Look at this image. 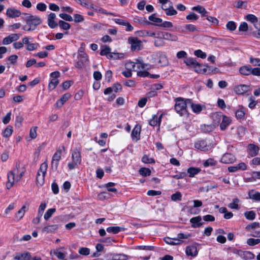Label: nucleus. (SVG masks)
Masks as SVG:
<instances>
[{
    "instance_id": "nucleus-1",
    "label": "nucleus",
    "mask_w": 260,
    "mask_h": 260,
    "mask_svg": "<svg viewBox=\"0 0 260 260\" xmlns=\"http://www.w3.org/2000/svg\"><path fill=\"white\" fill-rule=\"evenodd\" d=\"M175 101L174 109L180 116L188 115L187 108L188 107L189 103H188L187 99L184 100L182 98H178Z\"/></svg>"
},
{
    "instance_id": "nucleus-2",
    "label": "nucleus",
    "mask_w": 260,
    "mask_h": 260,
    "mask_svg": "<svg viewBox=\"0 0 260 260\" xmlns=\"http://www.w3.org/2000/svg\"><path fill=\"white\" fill-rule=\"evenodd\" d=\"M25 16L23 17V19L28 24L31 26V27H34V30L36 27L42 23L41 19L38 16L32 15L28 13H23Z\"/></svg>"
},
{
    "instance_id": "nucleus-3",
    "label": "nucleus",
    "mask_w": 260,
    "mask_h": 260,
    "mask_svg": "<svg viewBox=\"0 0 260 260\" xmlns=\"http://www.w3.org/2000/svg\"><path fill=\"white\" fill-rule=\"evenodd\" d=\"M194 147L201 151H208L213 148V145L209 141L201 140L194 143Z\"/></svg>"
},
{
    "instance_id": "nucleus-4",
    "label": "nucleus",
    "mask_w": 260,
    "mask_h": 260,
    "mask_svg": "<svg viewBox=\"0 0 260 260\" xmlns=\"http://www.w3.org/2000/svg\"><path fill=\"white\" fill-rule=\"evenodd\" d=\"M20 167V165L19 163H16V168L14 169L13 171H10L8 173V181L6 184V186L7 189H9L11 188L14 184V181L15 180V174L18 173V169Z\"/></svg>"
},
{
    "instance_id": "nucleus-5",
    "label": "nucleus",
    "mask_w": 260,
    "mask_h": 260,
    "mask_svg": "<svg viewBox=\"0 0 260 260\" xmlns=\"http://www.w3.org/2000/svg\"><path fill=\"white\" fill-rule=\"evenodd\" d=\"M128 42L131 44V50L133 51L140 50L142 49V42L137 37H129Z\"/></svg>"
},
{
    "instance_id": "nucleus-6",
    "label": "nucleus",
    "mask_w": 260,
    "mask_h": 260,
    "mask_svg": "<svg viewBox=\"0 0 260 260\" xmlns=\"http://www.w3.org/2000/svg\"><path fill=\"white\" fill-rule=\"evenodd\" d=\"M62 150L60 149H58L54 154L51 161V167L53 170L56 171L59 165V161L61 159Z\"/></svg>"
},
{
    "instance_id": "nucleus-7",
    "label": "nucleus",
    "mask_w": 260,
    "mask_h": 260,
    "mask_svg": "<svg viewBox=\"0 0 260 260\" xmlns=\"http://www.w3.org/2000/svg\"><path fill=\"white\" fill-rule=\"evenodd\" d=\"M222 116V121L220 125L221 130L224 131L232 122L231 118L225 115H219V114H215L214 117L218 118V117Z\"/></svg>"
},
{
    "instance_id": "nucleus-8",
    "label": "nucleus",
    "mask_w": 260,
    "mask_h": 260,
    "mask_svg": "<svg viewBox=\"0 0 260 260\" xmlns=\"http://www.w3.org/2000/svg\"><path fill=\"white\" fill-rule=\"evenodd\" d=\"M156 14L155 13H154L151 15L149 16V17H148V19L150 21L153 22L155 23L148 21L147 20H146V18H145L144 20V23H145L147 25H155L156 26H159V24H160V23L162 22V19L161 18L156 17Z\"/></svg>"
},
{
    "instance_id": "nucleus-9",
    "label": "nucleus",
    "mask_w": 260,
    "mask_h": 260,
    "mask_svg": "<svg viewBox=\"0 0 260 260\" xmlns=\"http://www.w3.org/2000/svg\"><path fill=\"white\" fill-rule=\"evenodd\" d=\"M46 207V203H41L39 206L37 216L32 220V222L37 224L40 222V219Z\"/></svg>"
},
{
    "instance_id": "nucleus-10",
    "label": "nucleus",
    "mask_w": 260,
    "mask_h": 260,
    "mask_svg": "<svg viewBox=\"0 0 260 260\" xmlns=\"http://www.w3.org/2000/svg\"><path fill=\"white\" fill-rule=\"evenodd\" d=\"M6 15L9 18H15L19 17L21 15V12L19 10L11 7L7 9Z\"/></svg>"
},
{
    "instance_id": "nucleus-11",
    "label": "nucleus",
    "mask_w": 260,
    "mask_h": 260,
    "mask_svg": "<svg viewBox=\"0 0 260 260\" xmlns=\"http://www.w3.org/2000/svg\"><path fill=\"white\" fill-rule=\"evenodd\" d=\"M141 131V126L139 124L135 125L133 128L132 133L131 137L133 141H138L140 139V133Z\"/></svg>"
},
{
    "instance_id": "nucleus-12",
    "label": "nucleus",
    "mask_w": 260,
    "mask_h": 260,
    "mask_svg": "<svg viewBox=\"0 0 260 260\" xmlns=\"http://www.w3.org/2000/svg\"><path fill=\"white\" fill-rule=\"evenodd\" d=\"M185 253L187 256H196L198 254L197 246L195 244L187 246L186 247Z\"/></svg>"
},
{
    "instance_id": "nucleus-13",
    "label": "nucleus",
    "mask_w": 260,
    "mask_h": 260,
    "mask_svg": "<svg viewBox=\"0 0 260 260\" xmlns=\"http://www.w3.org/2000/svg\"><path fill=\"white\" fill-rule=\"evenodd\" d=\"M236 158L234 155L230 153H226L221 158L220 161L223 164H232L234 162Z\"/></svg>"
},
{
    "instance_id": "nucleus-14",
    "label": "nucleus",
    "mask_w": 260,
    "mask_h": 260,
    "mask_svg": "<svg viewBox=\"0 0 260 260\" xmlns=\"http://www.w3.org/2000/svg\"><path fill=\"white\" fill-rule=\"evenodd\" d=\"M71 95L69 93H66L62 95L61 97L57 101L55 106L56 108H59L61 107L64 104L71 98Z\"/></svg>"
},
{
    "instance_id": "nucleus-15",
    "label": "nucleus",
    "mask_w": 260,
    "mask_h": 260,
    "mask_svg": "<svg viewBox=\"0 0 260 260\" xmlns=\"http://www.w3.org/2000/svg\"><path fill=\"white\" fill-rule=\"evenodd\" d=\"M249 86L245 84H241L234 87V91L237 94H243L248 91Z\"/></svg>"
},
{
    "instance_id": "nucleus-16",
    "label": "nucleus",
    "mask_w": 260,
    "mask_h": 260,
    "mask_svg": "<svg viewBox=\"0 0 260 260\" xmlns=\"http://www.w3.org/2000/svg\"><path fill=\"white\" fill-rule=\"evenodd\" d=\"M72 160L75 165H78L81 164V156L79 150L78 149L74 150L72 153Z\"/></svg>"
},
{
    "instance_id": "nucleus-17",
    "label": "nucleus",
    "mask_w": 260,
    "mask_h": 260,
    "mask_svg": "<svg viewBox=\"0 0 260 260\" xmlns=\"http://www.w3.org/2000/svg\"><path fill=\"white\" fill-rule=\"evenodd\" d=\"M247 169V165L244 162H240L237 166H230L228 168V171L230 172H236L238 170H246Z\"/></svg>"
},
{
    "instance_id": "nucleus-18",
    "label": "nucleus",
    "mask_w": 260,
    "mask_h": 260,
    "mask_svg": "<svg viewBox=\"0 0 260 260\" xmlns=\"http://www.w3.org/2000/svg\"><path fill=\"white\" fill-rule=\"evenodd\" d=\"M188 107H190L192 111L195 113H199L202 110V107L200 104H196L193 103L191 99H187Z\"/></svg>"
},
{
    "instance_id": "nucleus-19",
    "label": "nucleus",
    "mask_w": 260,
    "mask_h": 260,
    "mask_svg": "<svg viewBox=\"0 0 260 260\" xmlns=\"http://www.w3.org/2000/svg\"><path fill=\"white\" fill-rule=\"evenodd\" d=\"M184 62L187 66H193L194 69L195 67H202L203 66V64L199 63L196 59L192 57L186 58Z\"/></svg>"
},
{
    "instance_id": "nucleus-20",
    "label": "nucleus",
    "mask_w": 260,
    "mask_h": 260,
    "mask_svg": "<svg viewBox=\"0 0 260 260\" xmlns=\"http://www.w3.org/2000/svg\"><path fill=\"white\" fill-rule=\"evenodd\" d=\"M59 228L58 224H47L42 230L43 232L46 233H54Z\"/></svg>"
},
{
    "instance_id": "nucleus-21",
    "label": "nucleus",
    "mask_w": 260,
    "mask_h": 260,
    "mask_svg": "<svg viewBox=\"0 0 260 260\" xmlns=\"http://www.w3.org/2000/svg\"><path fill=\"white\" fill-rule=\"evenodd\" d=\"M56 15L54 13H51L48 16V24L51 28H54L58 26V23L54 21Z\"/></svg>"
},
{
    "instance_id": "nucleus-22",
    "label": "nucleus",
    "mask_w": 260,
    "mask_h": 260,
    "mask_svg": "<svg viewBox=\"0 0 260 260\" xmlns=\"http://www.w3.org/2000/svg\"><path fill=\"white\" fill-rule=\"evenodd\" d=\"M248 154L251 157L257 155L258 153L259 148L253 144H249L248 146Z\"/></svg>"
},
{
    "instance_id": "nucleus-23",
    "label": "nucleus",
    "mask_w": 260,
    "mask_h": 260,
    "mask_svg": "<svg viewBox=\"0 0 260 260\" xmlns=\"http://www.w3.org/2000/svg\"><path fill=\"white\" fill-rule=\"evenodd\" d=\"M202 220L201 216H198L191 218L190 219V222L192 223L191 226L192 228H199L203 225V222H200Z\"/></svg>"
},
{
    "instance_id": "nucleus-24",
    "label": "nucleus",
    "mask_w": 260,
    "mask_h": 260,
    "mask_svg": "<svg viewBox=\"0 0 260 260\" xmlns=\"http://www.w3.org/2000/svg\"><path fill=\"white\" fill-rule=\"evenodd\" d=\"M161 38L164 39L171 41H177L178 40V37L176 35L172 34L167 32H162L160 34Z\"/></svg>"
},
{
    "instance_id": "nucleus-25",
    "label": "nucleus",
    "mask_w": 260,
    "mask_h": 260,
    "mask_svg": "<svg viewBox=\"0 0 260 260\" xmlns=\"http://www.w3.org/2000/svg\"><path fill=\"white\" fill-rule=\"evenodd\" d=\"M28 210V207H26L25 206H23L22 208L17 213H16L15 215V220L19 221L22 219L24 216L25 212Z\"/></svg>"
},
{
    "instance_id": "nucleus-26",
    "label": "nucleus",
    "mask_w": 260,
    "mask_h": 260,
    "mask_svg": "<svg viewBox=\"0 0 260 260\" xmlns=\"http://www.w3.org/2000/svg\"><path fill=\"white\" fill-rule=\"evenodd\" d=\"M164 241L168 244L171 245H178L183 243V241L178 239L171 238L170 237H165Z\"/></svg>"
},
{
    "instance_id": "nucleus-27",
    "label": "nucleus",
    "mask_w": 260,
    "mask_h": 260,
    "mask_svg": "<svg viewBox=\"0 0 260 260\" xmlns=\"http://www.w3.org/2000/svg\"><path fill=\"white\" fill-rule=\"evenodd\" d=\"M47 167H48V166H47V163H46V162L42 163L41 165L40 169L38 171V172H40V173H42V176L41 177V182L40 183L41 184H43V183H44V179H45V175L46 173V171L47 169Z\"/></svg>"
},
{
    "instance_id": "nucleus-28",
    "label": "nucleus",
    "mask_w": 260,
    "mask_h": 260,
    "mask_svg": "<svg viewBox=\"0 0 260 260\" xmlns=\"http://www.w3.org/2000/svg\"><path fill=\"white\" fill-rule=\"evenodd\" d=\"M191 9L201 14L202 17H205L208 13V12L206 11L205 8L204 7L200 5H198L197 6L193 7Z\"/></svg>"
},
{
    "instance_id": "nucleus-29",
    "label": "nucleus",
    "mask_w": 260,
    "mask_h": 260,
    "mask_svg": "<svg viewBox=\"0 0 260 260\" xmlns=\"http://www.w3.org/2000/svg\"><path fill=\"white\" fill-rule=\"evenodd\" d=\"M249 199L255 201H260V192L254 190H251L248 192Z\"/></svg>"
},
{
    "instance_id": "nucleus-30",
    "label": "nucleus",
    "mask_w": 260,
    "mask_h": 260,
    "mask_svg": "<svg viewBox=\"0 0 260 260\" xmlns=\"http://www.w3.org/2000/svg\"><path fill=\"white\" fill-rule=\"evenodd\" d=\"M125 228L120 226H109L107 228L106 231L109 233L116 234L121 231H124Z\"/></svg>"
},
{
    "instance_id": "nucleus-31",
    "label": "nucleus",
    "mask_w": 260,
    "mask_h": 260,
    "mask_svg": "<svg viewBox=\"0 0 260 260\" xmlns=\"http://www.w3.org/2000/svg\"><path fill=\"white\" fill-rule=\"evenodd\" d=\"M251 67L250 66H243L240 68V73L244 76H248L251 74Z\"/></svg>"
},
{
    "instance_id": "nucleus-32",
    "label": "nucleus",
    "mask_w": 260,
    "mask_h": 260,
    "mask_svg": "<svg viewBox=\"0 0 260 260\" xmlns=\"http://www.w3.org/2000/svg\"><path fill=\"white\" fill-rule=\"evenodd\" d=\"M29 257L30 258V253L26 252L17 253L15 257V259L17 260H28Z\"/></svg>"
},
{
    "instance_id": "nucleus-33",
    "label": "nucleus",
    "mask_w": 260,
    "mask_h": 260,
    "mask_svg": "<svg viewBox=\"0 0 260 260\" xmlns=\"http://www.w3.org/2000/svg\"><path fill=\"white\" fill-rule=\"evenodd\" d=\"M162 114H161L159 118L157 117V116L156 115H154L152 117V118L149 120V123L151 126H155L157 124H160L161 122V119L162 117Z\"/></svg>"
},
{
    "instance_id": "nucleus-34",
    "label": "nucleus",
    "mask_w": 260,
    "mask_h": 260,
    "mask_svg": "<svg viewBox=\"0 0 260 260\" xmlns=\"http://www.w3.org/2000/svg\"><path fill=\"white\" fill-rule=\"evenodd\" d=\"M111 48L107 45H103L101 46V50L100 55L102 56H106L108 58V56L111 53Z\"/></svg>"
},
{
    "instance_id": "nucleus-35",
    "label": "nucleus",
    "mask_w": 260,
    "mask_h": 260,
    "mask_svg": "<svg viewBox=\"0 0 260 260\" xmlns=\"http://www.w3.org/2000/svg\"><path fill=\"white\" fill-rule=\"evenodd\" d=\"M245 115L244 108L242 106L235 112V116L238 119H244Z\"/></svg>"
},
{
    "instance_id": "nucleus-36",
    "label": "nucleus",
    "mask_w": 260,
    "mask_h": 260,
    "mask_svg": "<svg viewBox=\"0 0 260 260\" xmlns=\"http://www.w3.org/2000/svg\"><path fill=\"white\" fill-rule=\"evenodd\" d=\"M201 170L199 168L190 167L187 169V172L189 174V177H193L198 174Z\"/></svg>"
},
{
    "instance_id": "nucleus-37",
    "label": "nucleus",
    "mask_w": 260,
    "mask_h": 260,
    "mask_svg": "<svg viewBox=\"0 0 260 260\" xmlns=\"http://www.w3.org/2000/svg\"><path fill=\"white\" fill-rule=\"evenodd\" d=\"M172 4V3H170ZM167 16H174L177 14L176 10L174 9L172 5H171L168 9H164Z\"/></svg>"
},
{
    "instance_id": "nucleus-38",
    "label": "nucleus",
    "mask_w": 260,
    "mask_h": 260,
    "mask_svg": "<svg viewBox=\"0 0 260 260\" xmlns=\"http://www.w3.org/2000/svg\"><path fill=\"white\" fill-rule=\"evenodd\" d=\"M58 83L59 81L57 79H51L48 84V90L51 91L54 89Z\"/></svg>"
},
{
    "instance_id": "nucleus-39",
    "label": "nucleus",
    "mask_w": 260,
    "mask_h": 260,
    "mask_svg": "<svg viewBox=\"0 0 260 260\" xmlns=\"http://www.w3.org/2000/svg\"><path fill=\"white\" fill-rule=\"evenodd\" d=\"M241 253V257L245 259H253L254 257V254L250 251H242Z\"/></svg>"
},
{
    "instance_id": "nucleus-40",
    "label": "nucleus",
    "mask_w": 260,
    "mask_h": 260,
    "mask_svg": "<svg viewBox=\"0 0 260 260\" xmlns=\"http://www.w3.org/2000/svg\"><path fill=\"white\" fill-rule=\"evenodd\" d=\"M13 132V127L11 125H8L4 130L3 133L4 137L8 138L11 136Z\"/></svg>"
},
{
    "instance_id": "nucleus-41",
    "label": "nucleus",
    "mask_w": 260,
    "mask_h": 260,
    "mask_svg": "<svg viewBox=\"0 0 260 260\" xmlns=\"http://www.w3.org/2000/svg\"><path fill=\"white\" fill-rule=\"evenodd\" d=\"M214 126L212 125L203 124L201 125V131L206 133L212 132L214 129Z\"/></svg>"
},
{
    "instance_id": "nucleus-42",
    "label": "nucleus",
    "mask_w": 260,
    "mask_h": 260,
    "mask_svg": "<svg viewBox=\"0 0 260 260\" xmlns=\"http://www.w3.org/2000/svg\"><path fill=\"white\" fill-rule=\"evenodd\" d=\"M139 174L144 177L148 176L151 175V170L149 168H141L139 170Z\"/></svg>"
},
{
    "instance_id": "nucleus-43",
    "label": "nucleus",
    "mask_w": 260,
    "mask_h": 260,
    "mask_svg": "<svg viewBox=\"0 0 260 260\" xmlns=\"http://www.w3.org/2000/svg\"><path fill=\"white\" fill-rule=\"evenodd\" d=\"M58 25H59L61 28L66 30L70 29L71 26L70 24L61 20H59Z\"/></svg>"
},
{
    "instance_id": "nucleus-44",
    "label": "nucleus",
    "mask_w": 260,
    "mask_h": 260,
    "mask_svg": "<svg viewBox=\"0 0 260 260\" xmlns=\"http://www.w3.org/2000/svg\"><path fill=\"white\" fill-rule=\"evenodd\" d=\"M244 216L247 219L252 220L255 219L256 214L253 211H246L244 213Z\"/></svg>"
},
{
    "instance_id": "nucleus-45",
    "label": "nucleus",
    "mask_w": 260,
    "mask_h": 260,
    "mask_svg": "<svg viewBox=\"0 0 260 260\" xmlns=\"http://www.w3.org/2000/svg\"><path fill=\"white\" fill-rule=\"evenodd\" d=\"M56 211L55 208H50L45 212L44 218L46 220H48Z\"/></svg>"
},
{
    "instance_id": "nucleus-46",
    "label": "nucleus",
    "mask_w": 260,
    "mask_h": 260,
    "mask_svg": "<svg viewBox=\"0 0 260 260\" xmlns=\"http://www.w3.org/2000/svg\"><path fill=\"white\" fill-rule=\"evenodd\" d=\"M124 54L123 53L111 52L108 56V59H121L123 58Z\"/></svg>"
},
{
    "instance_id": "nucleus-47",
    "label": "nucleus",
    "mask_w": 260,
    "mask_h": 260,
    "mask_svg": "<svg viewBox=\"0 0 260 260\" xmlns=\"http://www.w3.org/2000/svg\"><path fill=\"white\" fill-rule=\"evenodd\" d=\"M246 18L247 21H249L253 23L255 25V27L256 28H257V26H256L255 23L258 22V19L255 15L253 14H248L247 15H246Z\"/></svg>"
},
{
    "instance_id": "nucleus-48",
    "label": "nucleus",
    "mask_w": 260,
    "mask_h": 260,
    "mask_svg": "<svg viewBox=\"0 0 260 260\" xmlns=\"http://www.w3.org/2000/svg\"><path fill=\"white\" fill-rule=\"evenodd\" d=\"M239 202V200L238 198H235L233 200V202L229 204L228 206L229 208L232 209H239V207L238 205V203Z\"/></svg>"
},
{
    "instance_id": "nucleus-49",
    "label": "nucleus",
    "mask_w": 260,
    "mask_h": 260,
    "mask_svg": "<svg viewBox=\"0 0 260 260\" xmlns=\"http://www.w3.org/2000/svg\"><path fill=\"white\" fill-rule=\"evenodd\" d=\"M158 36L157 37L158 39L155 40L154 41V45L156 47H161L164 45L165 42L163 41V38H161V35L160 34H158Z\"/></svg>"
},
{
    "instance_id": "nucleus-50",
    "label": "nucleus",
    "mask_w": 260,
    "mask_h": 260,
    "mask_svg": "<svg viewBox=\"0 0 260 260\" xmlns=\"http://www.w3.org/2000/svg\"><path fill=\"white\" fill-rule=\"evenodd\" d=\"M246 243L248 245L253 246L260 243V239L249 238Z\"/></svg>"
},
{
    "instance_id": "nucleus-51",
    "label": "nucleus",
    "mask_w": 260,
    "mask_h": 260,
    "mask_svg": "<svg viewBox=\"0 0 260 260\" xmlns=\"http://www.w3.org/2000/svg\"><path fill=\"white\" fill-rule=\"evenodd\" d=\"M53 254L59 259H64L66 256V254L60 251H59L57 249L53 250L51 251V253Z\"/></svg>"
},
{
    "instance_id": "nucleus-52",
    "label": "nucleus",
    "mask_w": 260,
    "mask_h": 260,
    "mask_svg": "<svg viewBox=\"0 0 260 260\" xmlns=\"http://www.w3.org/2000/svg\"><path fill=\"white\" fill-rule=\"evenodd\" d=\"M216 161L214 160V159L210 158L207 159L203 163V165L205 167H208L209 166H214L216 165Z\"/></svg>"
},
{
    "instance_id": "nucleus-53",
    "label": "nucleus",
    "mask_w": 260,
    "mask_h": 260,
    "mask_svg": "<svg viewBox=\"0 0 260 260\" xmlns=\"http://www.w3.org/2000/svg\"><path fill=\"white\" fill-rule=\"evenodd\" d=\"M185 28L189 32H195L199 31V28H197L196 25L191 24H186L185 26Z\"/></svg>"
},
{
    "instance_id": "nucleus-54",
    "label": "nucleus",
    "mask_w": 260,
    "mask_h": 260,
    "mask_svg": "<svg viewBox=\"0 0 260 260\" xmlns=\"http://www.w3.org/2000/svg\"><path fill=\"white\" fill-rule=\"evenodd\" d=\"M115 184L113 182H109L105 185V187L107 188V190L109 192H116L117 189L114 187H112L114 186Z\"/></svg>"
},
{
    "instance_id": "nucleus-55",
    "label": "nucleus",
    "mask_w": 260,
    "mask_h": 260,
    "mask_svg": "<svg viewBox=\"0 0 260 260\" xmlns=\"http://www.w3.org/2000/svg\"><path fill=\"white\" fill-rule=\"evenodd\" d=\"M142 161L145 164H153L155 163V160L149 157L147 155H144L142 158Z\"/></svg>"
},
{
    "instance_id": "nucleus-56",
    "label": "nucleus",
    "mask_w": 260,
    "mask_h": 260,
    "mask_svg": "<svg viewBox=\"0 0 260 260\" xmlns=\"http://www.w3.org/2000/svg\"><path fill=\"white\" fill-rule=\"evenodd\" d=\"M226 26V28L230 31H234L237 27L236 23L233 21H229L227 23Z\"/></svg>"
},
{
    "instance_id": "nucleus-57",
    "label": "nucleus",
    "mask_w": 260,
    "mask_h": 260,
    "mask_svg": "<svg viewBox=\"0 0 260 260\" xmlns=\"http://www.w3.org/2000/svg\"><path fill=\"white\" fill-rule=\"evenodd\" d=\"M260 227V224L257 222H254L252 223H250L247 225L246 226V230L247 231H250L251 229H255L257 228H259Z\"/></svg>"
},
{
    "instance_id": "nucleus-58",
    "label": "nucleus",
    "mask_w": 260,
    "mask_h": 260,
    "mask_svg": "<svg viewBox=\"0 0 260 260\" xmlns=\"http://www.w3.org/2000/svg\"><path fill=\"white\" fill-rule=\"evenodd\" d=\"M194 54L198 57H200L203 59L205 58L207 56L206 53L200 49L196 50L194 52Z\"/></svg>"
},
{
    "instance_id": "nucleus-59",
    "label": "nucleus",
    "mask_w": 260,
    "mask_h": 260,
    "mask_svg": "<svg viewBox=\"0 0 260 260\" xmlns=\"http://www.w3.org/2000/svg\"><path fill=\"white\" fill-rule=\"evenodd\" d=\"M199 17L194 12H190L188 15L186 16V19L190 21L197 20L199 19Z\"/></svg>"
},
{
    "instance_id": "nucleus-60",
    "label": "nucleus",
    "mask_w": 260,
    "mask_h": 260,
    "mask_svg": "<svg viewBox=\"0 0 260 260\" xmlns=\"http://www.w3.org/2000/svg\"><path fill=\"white\" fill-rule=\"evenodd\" d=\"M171 199L173 201H181L182 195L180 192L177 191L171 196Z\"/></svg>"
},
{
    "instance_id": "nucleus-61",
    "label": "nucleus",
    "mask_w": 260,
    "mask_h": 260,
    "mask_svg": "<svg viewBox=\"0 0 260 260\" xmlns=\"http://www.w3.org/2000/svg\"><path fill=\"white\" fill-rule=\"evenodd\" d=\"M39 47H40V45H39V43H31L30 44H28V45H27L26 46V49L27 50L30 51H33V50H36Z\"/></svg>"
},
{
    "instance_id": "nucleus-62",
    "label": "nucleus",
    "mask_w": 260,
    "mask_h": 260,
    "mask_svg": "<svg viewBox=\"0 0 260 260\" xmlns=\"http://www.w3.org/2000/svg\"><path fill=\"white\" fill-rule=\"evenodd\" d=\"M59 16L62 19L68 21H73V19L72 17L66 13H61L59 15Z\"/></svg>"
},
{
    "instance_id": "nucleus-63",
    "label": "nucleus",
    "mask_w": 260,
    "mask_h": 260,
    "mask_svg": "<svg viewBox=\"0 0 260 260\" xmlns=\"http://www.w3.org/2000/svg\"><path fill=\"white\" fill-rule=\"evenodd\" d=\"M74 21L75 23L82 22L84 20L83 16L80 14H75L74 15Z\"/></svg>"
},
{
    "instance_id": "nucleus-64",
    "label": "nucleus",
    "mask_w": 260,
    "mask_h": 260,
    "mask_svg": "<svg viewBox=\"0 0 260 260\" xmlns=\"http://www.w3.org/2000/svg\"><path fill=\"white\" fill-rule=\"evenodd\" d=\"M128 256L123 254L115 255L112 260H127Z\"/></svg>"
}]
</instances>
